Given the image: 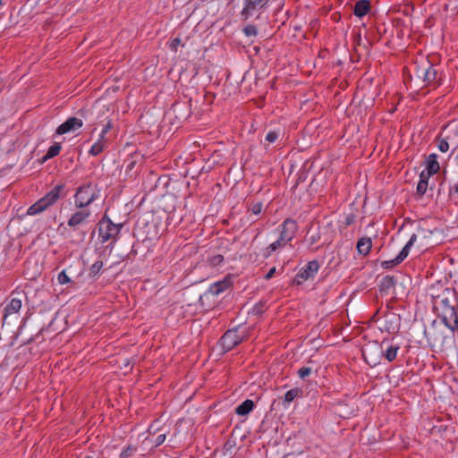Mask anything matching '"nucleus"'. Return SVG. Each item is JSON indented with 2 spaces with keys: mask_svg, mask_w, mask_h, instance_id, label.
Here are the masks:
<instances>
[{
  "mask_svg": "<svg viewBox=\"0 0 458 458\" xmlns=\"http://www.w3.org/2000/svg\"><path fill=\"white\" fill-rule=\"evenodd\" d=\"M372 247L371 239L369 237H362L357 242V250L360 255L366 256L369 254Z\"/></svg>",
  "mask_w": 458,
  "mask_h": 458,
  "instance_id": "obj_21",
  "label": "nucleus"
},
{
  "mask_svg": "<svg viewBox=\"0 0 458 458\" xmlns=\"http://www.w3.org/2000/svg\"><path fill=\"white\" fill-rule=\"evenodd\" d=\"M168 431L169 430L167 429L157 434V437L155 439L151 438L150 437H147L144 441L153 444L154 447H157L165 442Z\"/></svg>",
  "mask_w": 458,
  "mask_h": 458,
  "instance_id": "obj_31",
  "label": "nucleus"
},
{
  "mask_svg": "<svg viewBox=\"0 0 458 458\" xmlns=\"http://www.w3.org/2000/svg\"><path fill=\"white\" fill-rule=\"evenodd\" d=\"M173 112L175 114V117L179 120L187 119L190 115V109L187 104L178 103L173 106Z\"/></svg>",
  "mask_w": 458,
  "mask_h": 458,
  "instance_id": "obj_20",
  "label": "nucleus"
},
{
  "mask_svg": "<svg viewBox=\"0 0 458 458\" xmlns=\"http://www.w3.org/2000/svg\"><path fill=\"white\" fill-rule=\"evenodd\" d=\"M313 371H317V369L313 366V362L311 360L308 361V366H303L298 369L297 374L301 379L305 380L308 377H310Z\"/></svg>",
  "mask_w": 458,
  "mask_h": 458,
  "instance_id": "obj_25",
  "label": "nucleus"
},
{
  "mask_svg": "<svg viewBox=\"0 0 458 458\" xmlns=\"http://www.w3.org/2000/svg\"><path fill=\"white\" fill-rule=\"evenodd\" d=\"M21 308V301L20 299L13 298L4 308V318L13 313H17Z\"/></svg>",
  "mask_w": 458,
  "mask_h": 458,
  "instance_id": "obj_22",
  "label": "nucleus"
},
{
  "mask_svg": "<svg viewBox=\"0 0 458 458\" xmlns=\"http://www.w3.org/2000/svg\"><path fill=\"white\" fill-rule=\"evenodd\" d=\"M436 301L440 305L442 311L454 309L457 305V293L454 289L445 288L436 298Z\"/></svg>",
  "mask_w": 458,
  "mask_h": 458,
  "instance_id": "obj_6",
  "label": "nucleus"
},
{
  "mask_svg": "<svg viewBox=\"0 0 458 458\" xmlns=\"http://www.w3.org/2000/svg\"><path fill=\"white\" fill-rule=\"evenodd\" d=\"M242 337L238 335L235 330H228L220 339V345L224 352H228L242 343Z\"/></svg>",
  "mask_w": 458,
  "mask_h": 458,
  "instance_id": "obj_9",
  "label": "nucleus"
},
{
  "mask_svg": "<svg viewBox=\"0 0 458 458\" xmlns=\"http://www.w3.org/2000/svg\"><path fill=\"white\" fill-rule=\"evenodd\" d=\"M223 259H224L223 256L216 255V256L213 257L212 263L214 265H218V264H220L223 261Z\"/></svg>",
  "mask_w": 458,
  "mask_h": 458,
  "instance_id": "obj_46",
  "label": "nucleus"
},
{
  "mask_svg": "<svg viewBox=\"0 0 458 458\" xmlns=\"http://www.w3.org/2000/svg\"><path fill=\"white\" fill-rule=\"evenodd\" d=\"M84 458H94V457H93V456H91V455H87V456H85Z\"/></svg>",
  "mask_w": 458,
  "mask_h": 458,
  "instance_id": "obj_55",
  "label": "nucleus"
},
{
  "mask_svg": "<svg viewBox=\"0 0 458 458\" xmlns=\"http://www.w3.org/2000/svg\"><path fill=\"white\" fill-rule=\"evenodd\" d=\"M370 10V2L369 0H359L356 2L353 13L355 16L361 18L365 16Z\"/></svg>",
  "mask_w": 458,
  "mask_h": 458,
  "instance_id": "obj_19",
  "label": "nucleus"
},
{
  "mask_svg": "<svg viewBox=\"0 0 458 458\" xmlns=\"http://www.w3.org/2000/svg\"><path fill=\"white\" fill-rule=\"evenodd\" d=\"M437 70L428 62L427 71H425L424 82L426 84H429V83L435 81L437 79Z\"/></svg>",
  "mask_w": 458,
  "mask_h": 458,
  "instance_id": "obj_30",
  "label": "nucleus"
},
{
  "mask_svg": "<svg viewBox=\"0 0 458 458\" xmlns=\"http://www.w3.org/2000/svg\"><path fill=\"white\" fill-rule=\"evenodd\" d=\"M83 122L81 119L77 117H70L61 125H59L55 131L58 135H63L72 131H75L82 127Z\"/></svg>",
  "mask_w": 458,
  "mask_h": 458,
  "instance_id": "obj_12",
  "label": "nucleus"
},
{
  "mask_svg": "<svg viewBox=\"0 0 458 458\" xmlns=\"http://www.w3.org/2000/svg\"><path fill=\"white\" fill-rule=\"evenodd\" d=\"M278 138V133L276 131H269L266 136V140L270 143L275 142Z\"/></svg>",
  "mask_w": 458,
  "mask_h": 458,
  "instance_id": "obj_42",
  "label": "nucleus"
},
{
  "mask_svg": "<svg viewBox=\"0 0 458 458\" xmlns=\"http://www.w3.org/2000/svg\"><path fill=\"white\" fill-rule=\"evenodd\" d=\"M429 177L430 176H427L425 171H422L421 174H420V181L417 185V191H416L417 194L420 197H422L426 193L427 188L428 186Z\"/></svg>",
  "mask_w": 458,
  "mask_h": 458,
  "instance_id": "obj_23",
  "label": "nucleus"
},
{
  "mask_svg": "<svg viewBox=\"0 0 458 458\" xmlns=\"http://www.w3.org/2000/svg\"><path fill=\"white\" fill-rule=\"evenodd\" d=\"M98 119H99V123H104L106 121V123L104 124L103 130L99 135L102 139H106V133L113 128V123L110 119H108V116L106 115L103 119H101L99 116H98Z\"/></svg>",
  "mask_w": 458,
  "mask_h": 458,
  "instance_id": "obj_33",
  "label": "nucleus"
},
{
  "mask_svg": "<svg viewBox=\"0 0 458 458\" xmlns=\"http://www.w3.org/2000/svg\"><path fill=\"white\" fill-rule=\"evenodd\" d=\"M281 228L282 229L279 237L282 241H284L286 243H288L294 238L298 226L294 220L287 218L282 224Z\"/></svg>",
  "mask_w": 458,
  "mask_h": 458,
  "instance_id": "obj_10",
  "label": "nucleus"
},
{
  "mask_svg": "<svg viewBox=\"0 0 458 458\" xmlns=\"http://www.w3.org/2000/svg\"><path fill=\"white\" fill-rule=\"evenodd\" d=\"M287 243L284 241H282L279 237L275 242L271 243L265 250L264 257L267 258L270 254L280 248H283Z\"/></svg>",
  "mask_w": 458,
  "mask_h": 458,
  "instance_id": "obj_28",
  "label": "nucleus"
},
{
  "mask_svg": "<svg viewBox=\"0 0 458 458\" xmlns=\"http://www.w3.org/2000/svg\"><path fill=\"white\" fill-rule=\"evenodd\" d=\"M263 208V204L261 202H257L252 205V207L250 208L251 211V214L253 215H259L261 213Z\"/></svg>",
  "mask_w": 458,
  "mask_h": 458,
  "instance_id": "obj_40",
  "label": "nucleus"
},
{
  "mask_svg": "<svg viewBox=\"0 0 458 458\" xmlns=\"http://www.w3.org/2000/svg\"><path fill=\"white\" fill-rule=\"evenodd\" d=\"M231 286V280L230 278H225L222 281H218L212 285H210L209 289L205 293L206 295L211 294V295H218L221 293L225 292L226 289H228Z\"/></svg>",
  "mask_w": 458,
  "mask_h": 458,
  "instance_id": "obj_15",
  "label": "nucleus"
},
{
  "mask_svg": "<svg viewBox=\"0 0 458 458\" xmlns=\"http://www.w3.org/2000/svg\"><path fill=\"white\" fill-rule=\"evenodd\" d=\"M90 216V211L87 209H81L72 215L67 222L68 226L76 228L79 225L84 224L87 219Z\"/></svg>",
  "mask_w": 458,
  "mask_h": 458,
  "instance_id": "obj_13",
  "label": "nucleus"
},
{
  "mask_svg": "<svg viewBox=\"0 0 458 458\" xmlns=\"http://www.w3.org/2000/svg\"><path fill=\"white\" fill-rule=\"evenodd\" d=\"M137 452V447L128 445L120 454V458H129Z\"/></svg>",
  "mask_w": 458,
  "mask_h": 458,
  "instance_id": "obj_39",
  "label": "nucleus"
},
{
  "mask_svg": "<svg viewBox=\"0 0 458 458\" xmlns=\"http://www.w3.org/2000/svg\"><path fill=\"white\" fill-rule=\"evenodd\" d=\"M435 143H436L437 148L439 149V151H441L443 153H446L448 150H450L448 141L445 140L443 132L440 133L435 139Z\"/></svg>",
  "mask_w": 458,
  "mask_h": 458,
  "instance_id": "obj_29",
  "label": "nucleus"
},
{
  "mask_svg": "<svg viewBox=\"0 0 458 458\" xmlns=\"http://www.w3.org/2000/svg\"><path fill=\"white\" fill-rule=\"evenodd\" d=\"M269 0H244V6L240 13L242 21H246L256 13L267 6Z\"/></svg>",
  "mask_w": 458,
  "mask_h": 458,
  "instance_id": "obj_5",
  "label": "nucleus"
},
{
  "mask_svg": "<svg viewBox=\"0 0 458 458\" xmlns=\"http://www.w3.org/2000/svg\"><path fill=\"white\" fill-rule=\"evenodd\" d=\"M428 64V61H423L420 65L416 67V76L419 79H421L423 81L425 79V71H427Z\"/></svg>",
  "mask_w": 458,
  "mask_h": 458,
  "instance_id": "obj_35",
  "label": "nucleus"
},
{
  "mask_svg": "<svg viewBox=\"0 0 458 458\" xmlns=\"http://www.w3.org/2000/svg\"><path fill=\"white\" fill-rule=\"evenodd\" d=\"M418 232H419V233H424V232H425V230H424L423 228H419V229H418Z\"/></svg>",
  "mask_w": 458,
  "mask_h": 458,
  "instance_id": "obj_52",
  "label": "nucleus"
},
{
  "mask_svg": "<svg viewBox=\"0 0 458 458\" xmlns=\"http://www.w3.org/2000/svg\"><path fill=\"white\" fill-rule=\"evenodd\" d=\"M225 448H231V447H232V445H228V443H226V444H225Z\"/></svg>",
  "mask_w": 458,
  "mask_h": 458,
  "instance_id": "obj_53",
  "label": "nucleus"
},
{
  "mask_svg": "<svg viewBox=\"0 0 458 458\" xmlns=\"http://www.w3.org/2000/svg\"><path fill=\"white\" fill-rule=\"evenodd\" d=\"M181 45V39L179 38H175L172 40L171 42V48L174 50V51H176L177 50V47Z\"/></svg>",
  "mask_w": 458,
  "mask_h": 458,
  "instance_id": "obj_45",
  "label": "nucleus"
},
{
  "mask_svg": "<svg viewBox=\"0 0 458 458\" xmlns=\"http://www.w3.org/2000/svg\"><path fill=\"white\" fill-rule=\"evenodd\" d=\"M98 198L95 187L87 184L78 188L75 194V207L83 208L92 203Z\"/></svg>",
  "mask_w": 458,
  "mask_h": 458,
  "instance_id": "obj_4",
  "label": "nucleus"
},
{
  "mask_svg": "<svg viewBox=\"0 0 458 458\" xmlns=\"http://www.w3.org/2000/svg\"><path fill=\"white\" fill-rule=\"evenodd\" d=\"M440 317L442 320H446V318H448L449 320L453 319L452 333L458 331V312L455 308L447 310H443Z\"/></svg>",
  "mask_w": 458,
  "mask_h": 458,
  "instance_id": "obj_18",
  "label": "nucleus"
},
{
  "mask_svg": "<svg viewBox=\"0 0 458 458\" xmlns=\"http://www.w3.org/2000/svg\"><path fill=\"white\" fill-rule=\"evenodd\" d=\"M167 429L168 428H166L165 426L161 424L160 420H156L149 425V427L148 428V433L149 435L148 437L155 436V435L159 434Z\"/></svg>",
  "mask_w": 458,
  "mask_h": 458,
  "instance_id": "obj_26",
  "label": "nucleus"
},
{
  "mask_svg": "<svg viewBox=\"0 0 458 458\" xmlns=\"http://www.w3.org/2000/svg\"><path fill=\"white\" fill-rule=\"evenodd\" d=\"M122 228V224H114L106 216L98 222V237L101 242L114 239Z\"/></svg>",
  "mask_w": 458,
  "mask_h": 458,
  "instance_id": "obj_3",
  "label": "nucleus"
},
{
  "mask_svg": "<svg viewBox=\"0 0 458 458\" xmlns=\"http://www.w3.org/2000/svg\"><path fill=\"white\" fill-rule=\"evenodd\" d=\"M428 340L431 341L435 346L444 350L445 347L454 343V333L449 335H445L436 327H434L432 332L429 333Z\"/></svg>",
  "mask_w": 458,
  "mask_h": 458,
  "instance_id": "obj_8",
  "label": "nucleus"
},
{
  "mask_svg": "<svg viewBox=\"0 0 458 458\" xmlns=\"http://www.w3.org/2000/svg\"><path fill=\"white\" fill-rule=\"evenodd\" d=\"M134 162L131 161L129 165H128V168L131 169L133 166H134Z\"/></svg>",
  "mask_w": 458,
  "mask_h": 458,
  "instance_id": "obj_51",
  "label": "nucleus"
},
{
  "mask_svg": "<svg viewBox=\"0 0 458 458\" xmlns=\"http://www.w3.org/2000/svg\"><path fill=\"white\" fill-rule=\"evenodd\" d=\"M399 349L398 345L388 344V342L384 340L380 344L377 343L369 344L363 349L362 356L369 365L374 367L378 363L377 358L380 355H383L390 362L394 360Z\"/></svg>",
  "mask_w": 458,
  "mask_h": 458,
  "instance_id": "obj_1",
  "label": "nucleus"
},
{
  "mask_svg": "<svg viewBox=\"0 0 458 458\" xmlns=\"http://www.w3.org/2000/svg\"><path fill=\"white\" fill-rule=\"evenodd\" d=\"M310 232H311V230L310 229L308 231V234H310ZM318 239H319V235H318V233H312L311 235H308L307 240L310 242V244H314L318 241Z\"/></svg>",
  "mask_w": 458,
  "mask_h": 458,
  "instance_id": "obj_43",
  "label": "nucleus"
},
{
  "mask_svg": "<svg viewBox=\"0 0 458 458\" xmlns=\"http://www.w3.org/2000/svg\"><path fill=\"white\" fill-rule=\"evenodd\" d=\"M355 215L353 214H350L348 215L346 217H345V220H344V225L345 226H349L351 225L352 224H353L355 222Z\"/></svg>",
  "mask_w": 458,
  "mask_h": 458,
  "instance_id": "obj_44",
  "label": "nucleus"
},
{
  "mask_svg": "<svg viewBox=\"0 0 458 458\" xmlns=\"http://www.w3.org/2000/svg\"><path fill=\"white\" fill-rule=\"evenodd\" d=\"M302 394V390L301 388H292L291 390L287 391L284 394V403H292L296 397L301 396Z\"/></svg>",
  "mask_w": 458,
  "mask_h": 458,
  "instance_id": "obj_32",
  "label": "nucleus"
},
{
  "mask_svg": "<svg viewBox=\"0 0 458 458\" xmlns=\"http://www.w3.org/2000/svg\"><path fill=\"white\" fill-rule=\"evenodd\" d=\"M106 139H102L101 137H99V139L98 140V141H96L90 148L89 153L92 156H98V154H100L105 147H106Z\"/></svg>",
  "mask_w": 458,
  "mask_h": 458,
  "instance_id": "obj_27",
  "label": "nucleus"
},
{
  "mask_svg": "<svg viewBox=\"0 0 458 458\" xmlns=\"http://www.w3.org/2000/svg\"><path fill=\"white\" fill-rule=\"evenodd\" d=\"M64 185H57L55 188H53L44 197H42L36 203L31 205L28 208L27 214L30 216H35L45 211L48 207L55 204L57 201V199L61 198V193L64 191Z\"/></svg>",
  "mask_w": 458,
  "mask_h": 458,
  "instance_id": "obj_2",
  "label": "nucleus"
},
{
  "mask_svg": "<svg viewBox=\"0 0 458 458\" xmlns=\"http://www.w3.org/2000/svg\"><path fill=\"white\" fill-rule=\"evenodd\" d=\"M426 174L427 176H432L437 174L440 170V165L437 161V156L435 153H432L428 156L426 159Z\"/></svg>",
  "mask_w": 458,
  "mask_h": 458,
  "instance_id": "obj_14",
  "label": "nucleus"
},
{
  "mask_svg": "<svg viewBox=\"0 0 458 458\" xmlns=\"http://www.w3.org/2000/svg\"><path fill=\"white\" fill-rule=\"evenodd\" d=\"M103 267V261L98 260L95 263L92 264V266L89 268V276H96L99 274Z\"/></svg>",
  "mask_w": 458,
  "mask_h": 458,
  "instance_id": "obj_36",
  "label": "nucleus"
},
{
  "mask_svg": "<svg viewBox=\"0 0 458 458\" xmlns=\"http://www.w3.org/2000/svg\"><path fill=\"white\" fill-rule=\"evenodd\" d=\"M242 31L247 37H255L258 34L257 27L253 24L245 26Z\"/></svg>",
  "mask_w": 458,
  "mask_h": 458,
  "instance_id": "obj_38",
  "label": "nucleus"
},
{
  "mask_svg": "<svg viewBox=\"0 0 458 458\" xmlns=\"http://www.w3.org/2000/svg\"><path fill=\"white\" fill-rule=\"evenodd\" d=\"M395 279L393 276H386L380 281L378 290L381 294H388L389 292L394 288Z\"/></svg>",
  "mask_w": 458,
  "mask_h": 458,
  "instance_id": "obj_17",
  "label": "nucleus"
},
{
  "mask_svg": "<svg viewBox=\"0 0 458 458\" xmlns=\"http://www.w3.org/2000/svg\"><path fill=\"white\" fill-rule=\"evenodd\" d=\"M275 272H276V267H272V268H271V269L267 273V275L265 276V278H266V279H267V280H268V279H270V278H272V276H274Z\"/></svg>",
  "mask_w": 458,
  "mask_h": 458,
  "instance_id": "obj_47",
  "label": "nucleus"
},
{
  "mask_svg": "<svg viewBox=\"0 0 458 458\" xmlns=\"http://www.w3.org/2000/svg\"><path fill=\"white\" fill-rule=\"evenodd\" d=\"M319 268V264L317 260L310 261L304 267H302L295 277L297 284H301L302 281L308 280L315 276Z\"/></svg>",
  "mask_w": 458,
  "mask_h": 458,
  "instance_id": "obj_11",
  "label": "nucleus"
},
{
  "mask_svg": "<svg viewBox=\"0 0 458 458\" xmlns=\"http://www.w3.org/2000/svg\"><path fill=\"white\" fill-rule=\"evenodd\" d=\"M225 448H231V447H232V445H228V443H226V444H225Z\"/></svg>",
  "mask_w": 458,
  "mask_h": 458,
  "instance_id": "obj_54",
  "label": "nucleus"
},
{
  "mask_svg": "<svg viewBox=\"0 0 458 458\" xmlns=\"http://www.w3.org/2000/svg\"><path fill=\"white\" fill-rule=\"evenodd\" d=\"M99 113H101L103 116H105L106 114L109 113V109L106 106H103V108L99 110Z\"/></svg>",
  "mask_w": 458,
  "mask_h": 458,
  "instance_id": "obj_49",
  "label": "nucleus"
},
{
  "mask_svg": "<svg viewBox=\"0 0 458 458\" xmlns=\"http://www.w3.org/2000/svg\"><path fill=\"white\" fill-rule=\"evenodd\" d=\"M57 280H58L59 284H64L70 282V278L64 270H63L62 272L59 273Z\"/></svg>",
  "mask_w": 458,
  "mask_h": 458,
  "instance_id": "obj_41",
  "label": "nucleus"
},
{
  "mask_svg": "<svg viewBox=\"0 0 458 458\" xmlns=\"http://www.w3.org/2000/svg\"><path fill=\"white\" fill-rule=\"evenodd\" d=\"M451 192H456L458 193V184L454 185L451 190H450Z\"/></svg>",
  "mask_w": 458,
  "mask_h": 458,
  "instance_id": "obj_50",
  "label": "nucleus"
},
{
  "mask_svg": "<svg viewBox=\"0 0 458 458\" xmlns=\"http://www.w3.org/2000/svg\"><path fill=\"white\" fill-rule=\"evenodd\" d=\"M60 150H61V145L59 143H55V144L52 145L48 148V150L43 159L46 161L47 159L55 157V156H57L59 154Z\"/></svg>",
  "mask_w": 458,
  "mask_h": 458,
  "instance_id": "obj_34",
  "label": "nucleus"
},
{
  "mask_svg": "<svg viewBox=\"0 0 458 458\" xmlns=\"http://www.w3.org/2000/svg\"><path fill=\"white\" fill-rule=\"evenodd\" d=\"M442 322L445 324V326L449 328L451 331H452V323L451 320H449L448 318H446V320H442Z\"/></svg>",
  "mask_w": 458,
  "mask_h": 458,
  "instance_id": "obj_48",
  "label": "nucleus"
},
{
  "mask_svg": "<svg viewBox=\"0 0 458 458\" xmlns=\"http://www.w3.org/2000/svg\"><path fill=\"white\" fill-rule=\"evenodd\" d=\"M417 240V234L413 233L400 253L391 260H386L381 262V267L385 269H389L394 266L400 264L408 256L410 249Z\"/></svg>",
  "mask_w": 458,
  "mask_h": 458,
  "instance_id": "obj_7",
  "label": "nucleus"
},
{
  "mask_svg": "<svg viewBox=\"0 0 458 458\" xmlns=\"http://www.w3.org/2000/svg\"><path fill=\"white\" fill-rule=\"evenodd\" d=\"M266 309H267V302L264 301H260L253 307L252 312H253V314L259 316L264 313Z\"/></svg>",
  "mask_w": 458,
  "mask_h": 458,
  "instance_id": "obj_37",
  "label": "nucleus"
},
{
  "mask_svg": "<svg viewBox=\"0 0 458 458\" xmlns=\"http://www.w3.org/2000/svg\"><path fill=\"white\" fill-rule=\"evenodd\" d=\"M445 140L448 141L449 148L452 150L449 157L458 148V132L454 130H445L443 131Z\"/></svg>",
  "mask_w": 458,
  "mask_h": 458,
  "instance_id": "obj_16",
  "label": "nucleus"
},
{
  "mask_svg": "<svg viewBox=\"0 0 458 458\" xmlns=\"http://www.w3.org/2000/svg\"><path fill=\"white\" fill-rule=\"evenodd\" d=\"M254 408V402L247 399L242 402L235 410L236 414L240 416H245L249 414Z\"/></svg>",
  "mask_w": 458,
  "mask_h": 458,
  "instance_id": "obj_24",
  "label": "nucleus"
}]
</instances>
